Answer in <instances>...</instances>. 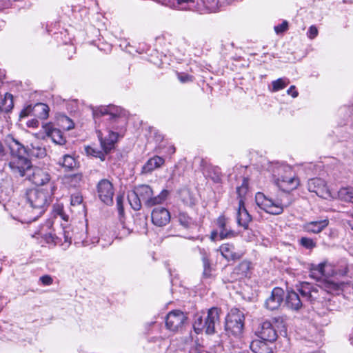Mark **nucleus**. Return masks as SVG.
Here are the masks:
<instances>
[{"label": "nucleus", "mask_w": 353, "mask_h": 353, "mask_svg": "<svg viewBox=\"0 0 353 353\" xmlns=\"http://www.w3.org/2000/svg\"><path fill=\"white\" fill-rule=\"evenodd\" d=\"M274 177L276 185L282 192L273 199L259 192L255 195V202L266 213L280 215L293 203L290 192L299 186L300 180L292 168L288 165L278 167L274 171Z\"/></svg>", "instance_id": "nucleus-1"}, {"label": "nucleus", "mask_w": 353, "mask_h": 353, "mask_svg": "<svg viewBox=\"0 0 353 353\" xmlns=\"http://www.w3.org/2000/svg\"><path fill=\"white\" fill-rule=\"evenodd\" d=\"M54 189V185L50 190L27 189L22 196V205H19L17 210L21 221L30 223L40 217L52 202Z\"/></svg>", "instance_id": "nucleus-2"}, {"label": "nucleus", "mask_w": 353, "mask_h": 353, "mask_svg": "<svg viewBox=\"0 0 353 353\" xmlns=\"http://www.w3.org/2000/svg\"><path fill=\"white\" fill-rule=\"evenodd\" d=\"M343 282H336L334 279H323L319 284H312L308 282H303L300 284L299 291L303 298L311 303H321L326 306L329 311L334 310L331 302L332 300L325 295L326 294H336L343 289Z\"/></svg>", "instance_id": "nucleus-3"}, {"label": "nucleus", "mask_w": 353, "mask_h": 353, "mask_svg": "<svg viewBox=\"0 0 353 353\" xmlns=\"http://www.w3.org/2000/svg\"><path fill=\"white\" fill-rule=\"evenodd\" d=\"M348 270L349 267L345 261H341L340 264L335 267L325 263H320L312 265L310 276L321 283V281L323 279H333L332 278H327L330 271H332V276H344L348 274Z\"/></svg>", "instance_id": "nucleus-4"}, {"label": "nucleus", "mask_w": 353, "mask_h": 353, "mask_svg": "<svg viewBox=\"0 0 353 353\" xmlns=\"http://www.w3.org/2000/svg\"><path fill=\"white\" fill-rule=\"evenodd\" d=\"M134 190L145 205L149 208L163 203L168 195V191L163 190L159 195L153 196V191L148 185H139L134 188Z\"/></svg>", "instance_id": "nucleus-5"}, {"label": "nucleus", "mask_w": 353, "mask_h": 353, "mask_svg": "<svg viewBox=\"0 0 353 353\" xmlns=\"http://www.w3.org/2000/svg\"><path fill=\"white\" fill-rule=\"evenodd\" d=\"M244 314L237 308L230 310L225 319V329L234 335L241 334L244 326Z\"/></svg>", "instance_id": "nucleus-6"}, {"label": "nucleus", "mask_w": 353, "mask_h": 353, "mask_svg": "<svg viewBox=\"0 0 353 353\" xmlns=\"http://www.w3.org/2000/svg\"><path fill=\"white\" fill-rule=\"evenodd\" d=\"M97 194L100 200L108 205L113 203L114 188L108 179H101L97 186Z\"/></svg>", "instance_id": "nucleus-7"}, {"label": "nucleus", "mask_w": 353, "mask_h": 353, "mask_svg": "<svg viewBox=\"0 0 353 353\" xmlns=\"http://www.w3.org/2000/svg\"><path fill=\"white\" fill-rule=\"evenodd\" d=\"M9 165L13 172L19 173L22 176L32 168L31 161L25 156H12Z\"/></svg>", "instance_id": "nucleus-8"}, {"label": "nucleus", "mask_w": 353, "mask_h": 353, "mask_svg": "<svg viewBox=\"0 0 353 353\" xmlns=\"http://www.w3.org/2000/svg\"><path fill=\"white\" fill-rule=\"evenodd\" d=\"M256 335L262 340L272 344L277 339V330L269 321L261 323L256 331Z\"/></svg>", "instance_id": "nucleus-9"}, {"label": "nucleus", "mask_w": 353, "mask_h": 353, "mask_svg": "<svg viewBox=\"0 0 353 353\" xmlns=\"http://www.w3.org/2000/svg\"><path fill=\"white\" fill-rule=\"evenodd\" d=\"M102 116H109L110 120H116L122 116H125V114L121 108L114 105L99 107L93 110V117L95 120Z\"/></svg>", "instance_id": "nucleus-10"}, {"label": "nucleus", "mask_w": 353, "mask_h": 353, "mask_svg": "<svg viewBox=\"0 0 353 353\" xmlns=\"http://www.w3.org/2000/svg\"><path fill=\"white\" fill-rule=\"evenodd\" d=\"M186 320L185 315L179 310H174L168 313L165 319V325L171 331H176L182 327Z\"/></svg>", "instance_id": "nucleus-11"}, {"label": "nucleus", "mask_w": 353, "mask_h": 353, "mask_svg": "<svg viewBox=\"0 0 353 353\" xmlns=\"http://www.w3.org/2000/svg\"><path fill=\"white\" fill-rule=\"evenodd\" d=\"M308 190L315 193L319 197L327 199L330 196V192L324 180L320 178H314L308 181Z\"/></svg>", "instance_id": "nucleus-12"}, {"label": "nucleus", "mask_w": 353, "mask_h": 353, "mask_svg": "<svg viewBox=\"0 0 353 353\" xmlns=\"http://www.w3.org/2000/svg\"><path fill=\"white\" fill-rule=\"evenodd\" d=\"M221 309L213 307L208 310L205 321H207V334H213L216 332V327L220 323Z\"/></svg>", "instance_id": "nucleus-13"}, {"label": "nucleus", "mask_w": 353, "mask_h": 353, "mask_svg": "<svg viewBox=\"0 0 353 353\" xmlns=\"http://www.w3.org/2000/svg\"><path fill=\"white\" fill-rule=\"evenodd\" d=\"M201 166L204 176L210 178L214 183H220L222 179L221 169L218 166L207 163L204 159L201 161Z\"/></svg>", "instance_id": "nucleus-14"}, {"label": "nucleus", "mask_w": 353, "mask_h": 353, "mask_svg": "<svg viewBox=\"0 0 353 353\" xmlns=\"http://www.w3.org/2000/svg\"><path fill=\"white\" fill-rule=\"evenodd\" d=\"M152 221L159 227L167 225L170 221V214L165 208H155L152 212Z\"/></svg>", "instance_id": "nucleus-15"}, {"label": "nucleus", "mask_w": 353, "mask_h": 353, "mask_svg": "<svg viewBox=\"0 0 353 353\" xmlns=\"http://www.w3.org/2000/svg\"><path fill=\"white\" fill-rule=\"evenodd\" d=\"M284 296V291L281 288H274L271 293L270 296L265 301V307L270 310L278 309L283 301Z\"/></svg>", "instance_id": "nucleus-16"}, {"label": "nucleus", "mask_w": 353, "mask_h": 353, "mask_svg": "<svg viewBox=\"0 0 353 353\" xmlns=\"http://www.w3.org/2000/svg\"><path fill=\"white\" fill-rule=\"evenodd\" d=\"M215 223L219 232L221 239L232 238L236 236V233L228 226V219L225 216H219Z\"/></svg>", "instance_id": "nucleus-17"}, {"label": "nucleus", "mask_w": 353, "mask_h": 353, "mask_svg": "<svg viewBox=\"0 0 353 353\" xmlns=\"http://www.w3.org/2000/svg\"><path fill=\"white\" fill-rule=\"evenodd\" d=\"M97 137L101 142V147L105 153L110 152L114 148L117 141L118 134L112 131H108V137L103 138V133L100 130H97Z\"/></svg>", "instance_id": "nucleus-18"}, {"label": "nucleus", "mask_w": 353, "mask_h": 353, "mask_svg": "<svg viewBox=\"0 0 353 353\" xmlns=\"http://www.w3.org/2000/svg\"><path fill=\"white\" fill-rule=\"evenodd\" d=\"M29 179L37 185H43L50 180L49 172L39 168L32 169V174H28Z\"/></svg>", "instance_id": "nucleus-19"}, {"label": "nucleus", "mask_w": 353, "mask_h": 353, "mask_svg": "<svg viewBox=\"0 0 353 353\" xmlns=\"http://www.w3.org/2000/svg\"><path fill=\"white\" fill-rule=\"evenodd\" d=\"M329 223V219L327 218L309 221L303 225V229L305 232L310 234H319L328 226Z\"/></svg>", "instance_id": "nucleus-20"}, {"label": "nucleus", "mask_w": 353, "mask_h": 353, "mask_svg": "<svg viewBox=\"0 0 353 353\" xmlns=\"http://www.w3.org/2000/svg\"><path fill=\"white\" fill-rule=\"evenodd\" d=\"M218 250L223 257L228 261L238 260L243 256L242 252L236 251L234 245L229 243L222 244Z\"/></svg>", "instance_id": "nucleus-21"}, {"label": "nucleus", "mask_w": 353, "mask_h": 353, "mask_svg": "<svg viewBox=\"0 0 353 353\" xmlns=\"http://www.w3.org/2000/svg\"><path fill=\"white\" fill-rule=\"evenodd\" d=\"M42 128L46 135L50 137L54 143L59 145H63L65 143V139L63 136L62 132L54 128L51 123L43 124Z\"/></svg>", "instance_id": "nucleus-22"}, {"label": "nucleus", "mask_w": 353, "mask_h": 353, "mask_svg": "<svg viewBox=\"0 0 353 353\" xmlns=\"http://www.w3.org/2000/svg\"><path fill=\"white\" fill-rule=\"evenodd\" d=\"M236 221L237 224L245 229L248 228V224L252 221V217L246 210L244 200L243 199L239 201L236 212Z\"/></svg>", "instance_id": "nucleus-23"}, {"label": "nucleus", "mask_w": 353, "mask_h": 353, "mask_svg": "<svg viewBox=\"0 0 353 353\" xmlns=\"http://www.w3.org/2000/svg\"><path fill=\"white\" fill-rule=\"evenodd\" d=\"M7 148L10 152L6 150L5 147L0 141V154H23L26 152L25 148L14 139H11L8 143Z\"/></svg>", "instance_id": "nucleus-24"}, {"label": "nucleus", "mask_w": 353, "mask_h": 353, "mask_svg": "<svg viewBox=\"0 0 353 353\" xmlns=\"http://www.w3.org/2000/svg\"><path fill=\"white\" fill-rule=\"evenodd\" d=\"M63 184L68 188H76L81 186L83 183V176L81 173L64 175L62 178Z\"/></svg>", "instance_id": "nucleus-25"}, {"label": "nucleus", "mask_w": 353, "mask_h": 353, "mask_svg": "<svg viewBox=\"0 0 353 353\" xmlns=\"http://www.w3.org/2000/svg\"><path fill=\"white\" fill-rule=\"evenodd\" d=\"M251 262L247 260L242 261L238 264L233 270V274L235 275V279H243L250 275L251 271Z\"/></svg>", "instance_id": "nucleus-26"}, {"label": "nucleus", "mask_w": 353, "mask_h": 353, "mask_svg": "<svg viewBox=\"0 0 353 353\" xmlns=\"http://www.w3.org/2000/svg\"><path fill=\"white\" fill-rule=\"evenodd\" d=\"M268 343L262 339L254 340L251 342L250 347L254 353H273V348Z\"/></svg>", "instance_id": "nucleus-27"}, {"label": "nucleus", "mask_w": 353, "mask_h": 353, "mask_svg": "<svg viewBox=\"0 0 353 353\" xmlns=\"http://www.w3.org/2000/svg\"><path fill=\"white\" fill-rule=\"evenodd\" d=\"M285 304L288 308L294 311L299 310L303 306L299 295L294 291L288 292L285 299Z\"/></svg>", "instance_id": "nucleus-28"}, {"label": "nucleus", "mask_w": 353, "mask_h": 353, "mask_svg": "<svg viewBox=\"0 0 353 353\" xmlns=\"http://www.w3.org/2000/svg\"><path fill=\"white\" fill-rule=\"evenodd\" d=\"M164 163L165 160L161 156H153L143 166L142 172L144 174L150 173L160 168Z\"/></svg>", "instance_id": "nucleus-29"}, {"label": "nucleus", "mask_w": 353, "mask_h": 353, "mask_svg": "<svg viewBox=\"0 0 353 353\" xmlns=\"http://www.w3.org/2000/svg\"><path fill=\"white\" fill-rule=\"evenodd\" d=\"M203 270L202 273V279H212L214 278L213 272L214 269L212 267L210 259L208 255L206 253H204L201 258Z\"/></svg>", "instance_id": "nucleus-30"}, {"label": "nucleus", "mask_w": 353, "mask_h": 353, "mask_svg": "<svg viewBox=\"0 0 353 353\" xmlns=\"http://www.w3.org/2000/svg\"><path fill=\"white\" fill-rule=\"evenodd\" d=\"M201 2L203 8H200L196 4V8L192 10L200 12L204 10L209 12H214L219 9V0H201Z\"/></svg>", "instance_id": "nucleus-31"}, {"label": "nucleus", "mask_w": 353, "mask_h": 353, "mask_svg": "<svg viewBox=\"0 0 353 353\" xmlns=\"http://www.w3.org/2000/svg\"><path fill=\"white\" fill-rule=\"evenodd\" d=\"M14 106L13 97L10 93H6L3 97H0V111L3 112H10Z\"/></svg>", "instance_id": "nucleus-32"}, {"label": "nucleus", "mask_w": 353, "mask_h": 353, "mask_svg": "<svg viewBox=\"0 0 353 353\" xmlns=\"http://www.w3.org/2000/svg\"><path fill=\"white\" fill-rule=\"evenodd\" d=\"M59 163L66 169L71 170L79 167V162L75 156H63Z\"/></svg>", "instance_id": "nucleus-33"}, {"label": "nucleus", "mask_w": 353, "mask_h": 353, "mask_svg": "<svg viewBox=\"0 0 353 353\" xmlns=\"http://www.w3.org/2000/svg\"><path fill=\"white\" fill-rule=\"evenodd\" d=\"M338 196L340 200L353 204V188H341L338 192Z\"/></svg>", "instance_id": "nucleus-34"}, {"label": "nucleus", "mask_w": 353, "mask_h": 353, "mask_svg": "<svg viewBox=\"0 0 353 353\" xmlns=\"http://www.w3.org/2000/svg\"><path fill=\"white\" fill-rule=\"evenodd\" d=\"M207 325L205 317L203 318L201 316H195L193 327L196 334H200L203 332L206 333Z\"/></svg>", "instance_id": "nucleus-35"}, {"label": "nucleus", "mask_w": 353, "mask_h": 353, "mask_svg": "<svg viewBox=\"0 0 353 353\" xmlns=\"http://www.w3.org/2000/svg\"><path fill=\"white\" fill-rule=\"evenodd\" d=\"M49 107L44 103H37L34 106V114L41 119H46L48 117Z\"/></svg>", "instance_id": "nucleus-36"}, {"label": "nucleus", "mask_w": 353, "mask_h": 353, "mask_svg": "<svg viewBox=\"0 0 353 353\" xmlns=\"http://www.w3.org/2000/svg\"><path fill=\"white\" fill-rule=\"evenodd\" d=\"M128 199L131 207L134 210L137 211L141 208V202L143 201L139 196L136 194V191L134 190L128 194Z\"/></svg>", "instance_id": "nucleus-37"}, {"label": "nucleus", "mask_w": 353, "mask_h": 353, "mask_svg": "<svg viewBox=\"0 0 353 353\" xmlns=\"http://www.w3.org/2000/svg\"><path fill=\"white\" fill-rule=\"evenodd\" d=\"M176 3L170 5V7L177 8L179 9L187 10L196 8L194 0H176Z\"/></svg>", "instance_id": "nucleus-38"}, {"label": "nucleus", "mask_w": 353, "mask_h": 353, "mask_svg": "<svg viewBox=\"0 0 353 353\" xmlns=\"http://www.w3.org/2000/svg\"><path fill=\"white\" fill-rule=\"evenodd\" d=\"M290 83V80L287 78H279L272 82L271 92H276L285 88Z\"/></svg>", "instance_id": "nucleus-39"}, {"label": "nucleus", "mask_w": 353, "mask_h": 353, "mask_svg": "<svg viewBox=\"0 0 353 353\" xmlns=\"http://www.w3.org/2000/svg\"><path fill=\"white\" fill-rule=\"evenodd\" d=\"M286 321L287 318L285 316H277L274 317L272 319V323L275 328V330H279L280 332H286Z\"/></svg>", "instance_id": "nucleus-40"}, {"label": "nucleus", "mask_w": 353, "mask_h": 353, "mask_svg": "<svg viewBox=\"0 0 353 353\" xmlns=\"http://www.w3.org/2000/svg\"><path fill=\"white\" fill-rule=\"evenodd\" d=\"M58 120L60 125L66 130H70L74 127L72 120L65 115L60 116Z\"/></svg>", "instance_id": "nucleus-41"}, {"label": "nucleus", "mask_w": 353, "mask_h": 353, "mask_svg": "<svg viewBox=\"0 0 353 353\" xmlns=\"http://www.w3.org/2000/svg\"><path fill=\"white\" fill-rule=\"evenodd\" d=\"M178 219L180 224L185 228H190L194 225L192 219L185 213H179Z\"/></svg>", "instance_id": "nucleus-42"}, {"label": "nucleus", "mask_w": 353, "mask_h": 353, "mask_svg": "<svg viewBox=\"0 0 353 353\" xmlns=\"http://www.w3.org/2000/svg\"><path fill=\"white\" fill-rule=\"evenodd\" d=\"M176 152L175 148L173 145L168 144L165 145L164 143H161L158 148H156L155 152L165 153L168 154H172Z\"/></svg>", "instance_id": "nucleus-43"}, {"label": "nucleus", "mask_w": 353, "mask_h": 353, "mask_svg": "<svg viewBox=\"0 0 353 353\" xmlns=\"http://www.w3.org/2000/svg\"><path fill=\"white\" fill-rule=\"evenodd\" d=\"M301 246L306 249L312 250L316 246V243L311 238L302 237L299 240Z\"/></svg>", "instance_id": "nucleus-44"}, {"label": "nucleus", "mask_w": 353, "mask_h": 353, "mask_svg": "<svg viewBox=\"0 0 353 353\" xmlns=\"http://www.w3.org/2000/svg\"><path fill=\"white\" fill-rule=\"evenodd\" d=\"M46 241L48 243L57 245L62 241V237L58 236L55 234L48 233L45 235Z\"/></svg>", "instance_id": "nucleus-45"}, {"label": "nucleus", "mask_w": 353, "mask_h": 353, "mask_svg": "<svg viewBox=\"0 0 353 353\" xmlns=\"http://www.w3.org/2000/svg\"><path fill=\"white\" fill-rule=\"evenodd\" d=\"M123 200L124 196L122 194H118L117 196V207L120 215H122L124 212L123 208Z\"/></svg>", "instance_id": "nucleus-46"}, {"label": "nucleus", "mask_w": 353, "mask_h": 353, "mask_svg": "<svg viewBox=\"0 0 353 353\" xmlns=\"http://www.w3.org/2000/svg\"><path fill=\"white\" fill-rule=\"evenodd\" d=\"M288 23L286 21L282 22L281 24L274 26V30L277 34L282 33L287 30Z\"/></svg>", "instance_id": "nucleus-47"}, {"label": "nucleus", "mask_w": 353, "mask_h": 353, "mask_svg": "<svg viewBox=\"0 0 353 353\" xmlns=\"http://www.w3.org/2000/svg\"><path fill=\"white\" fill-rule=\"evenodd\" d=\"M178 79L181 83H186L189 81H192L193 77L188 74L185 73H179Z\"/></svg>", "instance_id": "nucleus-48"}, {"label": "nucleus", "mask_w": 353, "mask_h": 353, "mask_svg": "<svg viewBox=\"0 0 353 353\" xmlns=\"http://www.w3.org/2000/svg\"><path fill=\"white\" fill-rule=\"evenodd\" d=\"M32 112H34V107L32 108V105H28L21 110L20 112V117H26L29 116Z\"/></svg>", "instance_id": "nucleus-49"}, {"label": "nucleus", "mask_w": 353, "mask_h": 353, "mask_svg": "<svg viewBox=\"0 0 353 353\" xmlns=\"http://www.w3.org/2000/svg\"><path fill=\"white\" fill-rule=\"evenodd\" d=\"M318 34V30L316 26H311L307 32V36L310 39H314Z\"/></svg>", "instance_id": "nucleus-50"}, {"label": "nucleus", "mask_w": 353, "mask_h": 353, "mask_svg": "<svg viewBox=\"0 0 353 353\" xmlns=\"http://www.w3.org/2000/svg\"><path fill=\"white\" fill-rule=\"evenodd\" d=\"M247 192H248L247 188H244V187H237L236 188V193H237L239 199V201L241 199L243 200V197L246 194Z\"/></svg>", "instance_id": "nucleus-51"}, {"label": "nucleus", "mask_w": 353, "mask_h": 353, "mask_svg": "<svg viewBox=\"0 0 353 353\" xmlns=\"http://www.w3.org/2000/svg\"><path fill=\"white\" fill-rule=\"evenodd\" d=\"M83 201V197L81 195L77 194V195H72L71 196V204L72 205H76L81 204Z\"/></svg>", "instance_id": "nucleus-52"}, {"label": "nucleus", "mask_w": 353, "mask_h": 353, "mask_svg": "<svg viewBox=\"0 0 353 353\" xmlns=\"http://www.w3.org/2000/svg\"><path fill=\"white\" fill-rule=\"evenodd\" d=\"M40 281L45 285H50L52 283V279L49 275H44L40 277Z\"/></svg>", "instance_id": "nucleus-53"}, {"label": "nucleus", "mask_w": 353, "mask_h": 353, "mask_svg": "<svg viewBox=\"0 0 353 353\" xmlns=\"http://www.w3.org/2000/svg\"><path fill=\"white\" fill-rule=\"evenodd\" d=\"M151 133L153 134V137L156 142L161 143L163 141V135L159 131L154 130V131H152Z\"/></svg>", "instance_id": "nucleus-54"}, {"label": "nucleus", "mask_w": 353, "mask_h": 353, "mask_svg": "<svg viewBox=\"0 0 353 353\" xmlns=\"http://www.w3.org/2000/svg\"><path fill=\"white\" fill-rule=\"evenodd\" d=\"M287 93L288 94L291 95L293 98H296L299 95V92L296 90V87L294 85H291L287 90Z\"/></svg>", "instance_id": "nucleus-55"}, {"label": "nucleus", "mask_w": 353, "mask_h": 353, "mask_svg": "<svg viewBox=\"0 0 353 353\" xmlns=\"http://www.w3.org/2000/svg\"><path fill=\"white\" fill-rule=\"evenodd\" d=\"M27 125L29 128H37L39 126V121L36 119H32L28 121Z\"/></svg>", "instance_id": "nucleus-56"}, {"label": "nucleus", "mask_w": 353, "mask_h": 353, "mask_svg": "<svg viewBox=\"0 0 353 353\" xmlns=\"http://www.w3.org/2000/svg\"><path fill=\"white\" fill-rule=\"evenodd\" d=\"M61 236L63 237L65 242L68 243L69 244L71 243V237L69 236L68 232L63 230L61 233Z\"/></svg>", "instance_id": "nucleus-57"}, {"label": "nucleus", "mask_w": 353, "mask_h": 353, "mask_svg": "<svg viewBox=\"0 0 353 353\" xmlns=\"http://www.w3.org/2000/svg\"><path fill=\"white\" fill-rule=\"evenodd\" d=\"M240 187L247 188L248 190V179L247 178L243 179L242 184Z\"/></svg>", "instance_id": "nucleus-58"}, {"label": "nucleus", "mask_w": 353, "mask_h": 353, "mask_svg": "<svg viewBox=\"0 0 353 353\" xmlns=\"http://www.w3.org/2000/svg\"><path fill=\"white\" fill-rule=\"evenodd\" d=\"M218 235L219 236V232L217 229L216 230L212 231L211 233V237L212 239H215Z\"/></svg>", "instance_id": "nucleus-59"}, {"label": "nucleus", "mask_w": 353, "mask_h": 353, "mask_svg": "<svg viewBox=\"0 0 353 353\" xmlns=\"http://www.w3.org/2000/svg\"><path fill=\"white\" fill-rule=\"evenodd\" d=\"M348 227H350L353 230V222L352 221H349L347 222Z\"/></svg>", "instance_id": "nucleus-60"}, {"label": "nucleus", "mask_w": 353, "mask_h": 353, "mask_svg": "<svg viewBox=\"0 0 353 353\" xmlns=\"http://www.w3.org/2000/svg\"><path fill=\"white\" fill-rule=\"evenodd\" d=\"M98 157H100L101 161H105V156H98Z\"/></svg>", "instance_id": "nucleus-61"}, {"label": "nucleus", "mask_w": 353, "mask_h": 353, "mask_svg": "<svg viewBox=\"0 0 353 353\" xmlns=\"http://www.w3.org/2000/svg\"><path fill=\"white\" fill-rule=\"evenodd\" d=\"M89 149H90V148H86V150H87V153H88V154H90V151H89Z\"/></svg>", "instance_id": "nucleus-62"}, {"label": "nucleus", "mask_w": 353, "mask_h": 353, "mask_svg": "<svg viewBox=\"0 0 353 353\" xmlns=\"http://www.w3.org/2000/svg\"><path fill=\"white\" fill-rule=\"evenodd\" d=\"M60 212H62V210H60ZM59 214L61 216H62L61 212H59Z\"/></svg>", "instance_id": "nucleus-63"}]
</instances>
